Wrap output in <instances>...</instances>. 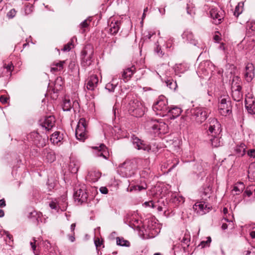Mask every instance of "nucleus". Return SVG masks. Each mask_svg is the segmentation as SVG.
<instances>
[{"mask_svg":"<svg viewBox=\"0 0 255 255\" xmlns=\"http://www.w3.org/2000/svg\"><path fill=\"white\" fill-rule=\"evenodd\" d=\"M193 209L198 214L203 215L209 212L211 209V206L204 202L200 201L196 202L194 205Z\"/></svg>","mask_w":255,"mask_h":255,"instance_id":"nucleus-16","label":"nucleus"},{"mask_svg":"<svg viewBox=\"0 0 255 255\" xmlns=\"http://www.w3.org/2000/svg\"><path fill=\"white\" fill-rule=\"evenodd\" d=\"M62 139V137L60 135V132L59 131H56L51 135L50 139L53 143L58 144Z\"/></svg>","mask_w":255,"mask_h":255,"instance_id":"nucleus-38","label":"nucleus"},{"mask_svg":"<svg viewBox=\"0 0 255 255\" xmlns=\"http://www.w3.org/2000/svg\"><path fill=\"white\" fill-rule=\"evenodd\" d=\"M4 67L7 70V71L10 73L12 72L14 68V66L11 63H9L7 65L5 64Z\"/></svg>","mask_w":255,"mask_h":255,"instance_id":"nucleus-54","label":"nucleus"},{"mask_svg":"<svg viewBox=\"0 0 255 255\" xmlns=\"http://www.w3.org/2000/svg\"><path fill=\"white\" fill-rule=\"evenodd\" d=\"M136 167L135 160H127L119 165L118 171L122 177H129L134 174Z\"/></svg>","mask_w":255,"mask_h":255,"instance_id":"nucleus-1","label":"nucleus"},{"mask_svg":"<svg viewBox=\"0 0 255 255\" xmlns=\"http://www.w3.org/2000/svg\"><path fill=\"white\" fill-rule=\"evenodd\" d=\"M92 21V18L89 17L79 25V31L81 33H85L89 30V25Z\"/></svg>","mask_w":255,"mask_h":255,"instance_id":"nucleus-26","label":"nucleus"},{"mask_svg":"<svg viewBox=\"0 0 255 255\" xmlns=\"http://www.w3.org/2000/svg\"><path fill=\"white\" fill-rule=\"evenodd\" d=\"M236 151L240 155H244L245 154V145L241 144L239 146L237 147Z\"/></svg>","mask_w":255,"mask_h":255,"instance_id":"nucleus-46","label":"nucleus"},{"mask_svg":"<svg viewBox=\"0 0 255 255\" xmlns=\"http://www.w3.org/2000/svg\"><path fill=\"white\" fill-rule=\"evenodd\" d=\"M248 154L251 157H255V149H250L249 151H248Z\"/></svg>","mask_w":255,"mask_h":255,"instance_id":"nucleus-59","label":"nucleus"},{"mask_svg":"<svg viewBox=\"0 0 255 255\" xmlns=\"http://www.w3.org/2000/svg\"><path fill=\"white\" fill-rule=\"evenodd\" d=\"M101 176V173L99 171H91L88 173L89 179L93 182L98 180Z\"/></svg>","mask_w":255,"mask_h":255,"instance_id":"nucleus-33","label":"nucleus"},{"mask_svg":"<svg viewBox=\"0 0 255 255\" xmlns=\"http://www.w3.org/2000/svg\"><path fill=\"white\" fill-rule=\"evenodd\" d=\"M181 245L184 250L188 248L190 245V234L187 230L184 233V236L181 240Z\"/></svg>","mask_w":255,"mask_h":255,"instance_id":"nucleus-28","label":"nucleus"},{"mask_svg":"<svg viewBox=\"0 0 255 255\" xmlns=\"http://www.w3.org/2000/svg\"><path fill=\"white\" fill-rule=\"evenodd\" d=\"M8 99L4 95H2L0 97V102L2 104H5L7 103Z\"/></svg>","mask_w":255,"mask_h":255,"instance_id":"nucleus-55","label":"nucleus"},{"mask_svg":"<svg viewBox=\"0 0 255 255\" xmlns=\"http://www.w3.org/2000/svg\"><path fill=\"white\" fill-rule=\"evenodd\" d=\"M117 87V84L113 83H108L106 85L105 89L109 91V92H114L115 89Z\"/></svg>","mask_w":255,"mask_h":255,"instance_id":"nucleus-47","label":"nucleus"},{"mask_svg":"<svg viewBox=\"0 0 255 255\" xmlns=\"http://www.w3.org/2000/svg\"><path fill=\"white\" fill-rule=\"evenodd\" d=\"M81 54L82 58H83V57H89L90 56H93V47L90 44L86 45L82 50Z\"/></svg>","mask_w":255,"mask_h":255,"instance_id":"nucleus-31","label":"nucleus"},{"mask_svg":"<svg viewBox=\"0 0 255 255\" xmlns=\"http://www.w3.org/2000/svg\"><path fill=\"white\" fill-rule=\"evenodd\" d=\"M245 107L249 114L255 115V98L250 93L246 96Z\"/></svg>","mask_w":255,"mask_h":255,"instance_id":"nucleus-15","label":"nucleus"},{"mask_svg":"<svg viewBox=\"0 0 255 255\" xmlns=\"http://www.w3.org/2000/svg\"><path fill=\"white\" fill-rule=\"evenodd\" d=\"M245 189V185L243 182H238L236 183L233 190V192L237 195L240 194L242 193Z\"/></svg>","mask_w":255,"mask_h":255,"instance_id":"nucleus-37","label":"nucleus"},{"mask_svg":"<svg viewBox=\"0 0 255 255\" xmlns=\"http://www.w3.org/2000/svg\"><path fill=\"white\" fill-rule=\"evenodd\" d=\"M77 41V38L75 36L73 37L70 41L66 44L65 45V51H70L74 47V42Z\"/></svg>","mask_w":255,"mask_h":255,"instance_id":"nucleus-43","label":"nucleus"},{"mask_svg":"<svg viewBox=\"0 0 255 255\" xmlns=\"http://www.w3.org/2000/svg\"><path fill=\"white\" fill-rule=\"evenodd\" d=\"M152 109L156 115L165 116L169 109L166 98L164 96H160L157 102L153 105Z\"/></svg>","mask_w":255,"mask_h":255,"instance_id":"nucleus-5","label":"nucleus"},{"mask_svg":"<svg viewBox=\"0 0 255 255\" xmlns=\"http://www.w3.org/2000/svg\"><path fill=\"white\" fill-rule=\"evenodd\" d=\"M212 69H214V67L211 62L209 61H203L198 67L197 73L200 77L204 78L213 72Z\"/></svg>","mask_w":255,"mask_h":255,"instance_id":"nucleus-11","label":"nucleus"},{"mask_svg":"<svg viewBox=\"0 0 255 255\" xmlns=\"http://www.w3.org/2000/svg\"><path fill=\"white\" fill-rule=\"evenodd\" d=\"M99 82L98 76L93 75L89 77L86 81V87L88 90L93 91L97 87Z\"/></svg>","mask_w":255,"mask_h":255,"instance_id":"nucleus-23","label":"nucleus"},{"mask_svg":"<svg viewBox=\"0 0 255 255\" xmlns=\"http://www.w3.org/2000/svg\"><path fill=\"white\" fill-rule=\"evenodd\" d=\"M95 245L97 248L101 247L102 244V242L99 238H97L94 241Z\"/></svg>","mask_w":255,"mask_h":255,"instance_id":"nucleus-57","label":"nucleus"},{"mask_svg":"<svg viewBox=\"0 0 255 255\" xmlns=\"http://www.w3.org/2000/svg\"><path fill=\"white\" fill-rule=\"evenodd\" d=\"M28 138L31 139L38 147H42L46 144L45 140L36 131L30 133L28 135Z\"/></svg>","mask_w":255,"mask_h":255,"instance_id":"nucleus-18","label":"nucleus"},{"mask_svg":"<svg viewBox=\"0 0 255 255\" xmlns=\"http://www.w3.org/2000/svg\"><path fill=\"white\" fill-rule=\"evenodd\" d=\"M218 110L219 113L223 116L232 113L231 102L229 98L221 97L219 102Z\"/></svg>","mask_w":255,"mask_h":255,"instance_id":"nucleus-8","label":"nucleus"},{"mask_svg":"<svg viewBox=\"0 0 255 255\" xmlns=\"http://www.w3.org/2000/svg\"><path fill=\"white\" fill-rule=\"evenodd\" d=\"M49 206L52 209H55L57 211H58L59 206L55 202H51L49 204Z\"/></svg>","mask_w":255,"mask_h":255,"instance_id":"nucleus-56","label":"nucleus"},{"mask_svg":"<svg viewBox=\"0 0 255 255\" xmlns=\"http://www.w3.org/2000/svg\"><path fill=\"white\" fill-rule=\"evenodd\" d=\"M126 222L129 226L134 230H141L140 227L142 225V222L135 214L131 215H128Z\"/></svg>","mask_w":255,"mask_h":255,"instance_id":"nucleus-14","label":"nucleus"},{"mask_svg":"<svg viewBox=\"0 0 255 255\" xmlns=\"http://www.w3.org/2000/svg\"><path fill=\"white\" fill-rule=\"evenodd\" d=\"M254 66L252 63H248L246 65L245 72V78L248 82L252 81L255 76Z\"/></svg>","mask_w":255,"mask_h":255,"instance_id":"nucleus-24","label":"nucleus"},{"mask_svg":"<svg viewBox=\"0 0 255 255\" xmlns=\"http://www.w3.org/2000/svg\"><path fill=\"white\" fill-rule=\"evenodd\" d=\"M211 242V239L210 237L207 238V240L206 241H202L201 242L199 246H201V248H204L206 245L210 244Z\"/></svg>","mask_w":255,"mask_h":255,"instance_id":"nucleus-52","label":"nucleus"},{"mask_svg":"<svg viewBox=\"0 0 255 255\" xmlns=\"http://www.w3.org/2000/svg\"><path fill=\"white\" fill-rule=\"evenodd\" d=\"M116 240L117 244L119 246L122 247H129L130 246L129 242L122 237H117Z\"/></svg>","mask_w":255,"mask_h":255,"instance_id":"nucleus-41","label":"nucleus"},{"mask_svg":"<svg viewBox=\"0 0 255 255\" xmlns=\"http://www.w3.org/2000/svg\"><path fill=\"white\" fill-rule=\"evenodd\" d=\"M67 237L68 240L71 242H74L75 238V233H71L70 235H68Z\"/></svg>","mask_w":255,"mask_h":255,"instance_id":"nucleus-58","label":"nucleus"},{"mask_svg":"<svg viewBox=\"0 0 255 255\" xmlns=\"http://www.w3.org/2000/svg\"><path fill=\"white\" fill-rule=\"evenodd\" d=\"M157 210L159 212L163 211L165 214L166 211H167V208L166 206L164 205L163 207H162L161 206H158L157 207Z\"/></svg>","mask_w":255,"mask_h":255,"instance_id":"nucleus-60","label":"nucleus"},{"mask_svg":"<svg viewBox=\"0 0 255 255\" xmlns=\"http://www.w3.org/2000/svg\"><path fill=\"white\" fill-rule=\"evenodd\" d=\"M135 72V68L134 66L126 68L122 72L121 78L125 82H127L130 79Z\"/></svg>","mask_w":255,"mask_h":255,"instance_id":"nucleus-22","label":"nucleus"},{"mask_svg":"<svg viewBox=\"0 0 255 255\" xmlns=\"http://www.w3.org/2000/svg\"><path fill=\"white\" fill-rule=\"evenodd\" d=\"M149 126L155 134H165L168 131V126L164 122L151 121L149 123Z\"/></svg>","mask_w":255,"mask_h":255,"instance_id":"nucleus-10","label":"nucleus"},{"mask_svg":"<svg viewBox=\"0 0 255 255\" xmlns=\"http://www.w3.org/2000/svg\"><path fill=\"white\" fill-rule=\"evenodd\" d=\"M211 138L210 139L212 145L213 147H217L220 145V141L219 137V135L211 136Z\"/></svg>","mask_w":255,"mask_h":255,"instance_id":"nucleus-44","label":"nucleus"},{"mask_svg":"<svg viewBox=\"0 0 255 255\" xmlns=\"http://www.w3.org/2000/svg\"><path fill=\"white\" fill-rule=\"evenodd\" d=\"M247 29L252 31H255V21L248 22L247 25Z\"/></svg>","mask_w":255,"mask_h":255,"instance_id":"nucleus-49","label":"nucleus"},{"mask_svg":"<svg viewBox=\"0 0 255 255\" xmlns=\"http://www.w3.org/2000/svg\"><path fill=\"white\" fill-rule=\"evenodd\" d=\"M41 126L47 131L51 130L55 124V119L53 116L46 117L39 121Z\"/></svg>","mask_w":255,"mask_h":255,"instance_id":"nucleus-17","label":"nucleus"},{"mask_svg":"<svg viewBox=\"0 0 255 255\" xmlns=\"http://www.w3.org/2000/svg\"><path fill=\"white\" fill-rule=\"evenodd\" d=\"M235 80L239 81V78L238 77H235L233 79V82L232 84V97L234 100L236 101H240L243 98V93L241 91L242 87L241 85L237 82L234 84Z\"/></svg>","mask_w":255,"mask_h":255,"instance_id":"nucleus-12","label":"nucleus"},{"mask_svg":"<svg viewBox=\"0 0 255 255\" xmlns=\"http://www.w3.org/2000/svg\"><path fill=\"white\" fill-rule=\"evenodd\" d=\"M79 168V164L76 158L73 156L70 157V163L68 166L69 170L72 173H76Z\"/></svg>","mask_w":255,"mask_h":255,"instance_id":"nucleus-27","label":"nucleus"},{"mask_svg":"<svg viewBox=\"0 0 255 255\" xmlns=\"http://www.w3.org/2000/svg\"><path fill=\"white\" fill-rule=\"evenodd\" d=\"M187 114H190L192 120L198 124L204 122L208 117V110L204 107L193 108L187 111Z\"/></svg>","mask_w":255,"mask_h":255,"instance_id":"nucleus-4","label":"nucleus"},{"mask_svg":"<svg viewBox=\"0 0 255 255\" xmlns=\"http://www.w3.org/2000/svg\"><path fill=\"white\" fill-rule=\"evenodd\" d=\"M35 242H36V240L35 239H33V242H30V245L31 246V248L32 249V250L34 251L36 249V245H35Z\"/></svg>","mask_w":255,"mask_h":255,"instance_id":"nucleus-63","label":"nucleus"},{"mask_svg":"<svg viewBox=\"0 0 255 255\" xmlns=\"http://www.w3.org/2000/svg\"><path fill=\"white\" fill-rule=\"evenodd\" d=\"M45 160L48 162H52L55 160V156L52 151L46 150L44 152Z\"/></svg>","mask_w":255,"mask_h":255,"instance_id":"nucleus-36","label":"nucleus"},{"mask_svg":"<svg viewBox=\"0 0 255 255\" xmlns=\"http://www.w3.org/2000/svg\"><path fill=\"white\" fill-rule=\"evenodd\" d=\"M93 149L96 150V153L97 156L102 157L105 159H108L109 153L105 145L101 144L99 146H94Z\"/></svg>","mask_w":255,"mask_h":255,"instance_id":"nucleus-21","label":"nucleus"},{"mask_svg":"<svg viewBox=\"0 0 255 255\" xmlns=\"http://www.w3.org/2000/svg\"><path fill=\"white\" fill-rule=\"evenodd\" d=\"M181 110L178 107H174L168 110V113L165 116L171 120H174L179 117L181 113Z\"/></svg>","mask_w":255,"mask_h":255,"instance_id":"nucleus-25","label":"nucleus"},{"mask_svg":"<svg viewBox=\"0 0 255 255\" xmlns=\"http://www.w3.org/2000/svg\"><path fill=\"white\" fill-rule=\"evenodd\" d=\"M121 26V22L119 20L112 21L109 25V31L111 34H116L119 31Z\"/></svg>","mask_w":255,"mask_h":255,"instance_id":"nucleus-29","label":"nucleus"},{"mask_svg":"<svg viewBox=\"0 0 255 255\" xmlns=\"http://www.w3.org/2000/svg\"><path fill=\"white\" fill-rule=\"evenodd\" d=\"M143 230L142 238L143 239H151L156 236L160 232V229L156 223L152 221L148 220L142 225Z\"/></svg>","mask_w":255,"mask_h":255,"instance_id":"nucleus-2","label":"nucleus"},{"mask_svg":"<svg viewBox=\"0 0 255 255\" xmlns=\"http://www.w3.org/2000/svg\"><path fill=\"white\" fill-rule=\"evenodd\" d=\"M64 88V82L61 77H57L55 81L54 90L56 92L63 90Z\"/></svg>","mask_w":255,"mask_h":255,"instance_id":"nucleus-32","label":"nucleus"},{"mask_svg":"<svg viewBox=\"0 0 255 255\" xmlns=\"http://www.w3.org/2000/svg\"><path fill=\"white\" fill-rule=\"evenodd\" d=\"M144 204L146 207H149L152 208H155L157 206V205L154 204L152 201L145 202Z\"/></svg>","mask_w":255,"mask_h":255,"instance_id":"nucleus-53","label":"nucleus"},{"mask_svg":"<svg viewBox=\"0 0 255 255\" xmlns=\"http://www.w3.org/2000/svg\"><path fill=\"white\" fill-rule=\"evenodd\" d=\"M86 122L85 119L81 118L77 124L75 130V136L80 141H84L87 137V131L86 130Z\"/></svg>","mask_w":255,"mask_h":255,"instance_id":"nucleus-7","label":"nucleus"},{"mask_svg":"<svg viewBox=\"0 0 255 255\" xmlns=\"http://www.w3.org/2000/svg\"><path fill=\"white\" fill-rule=\"evenodd\" d=\"M6 206L5 201L4 199L0 200V207L3 208Z\"/></svg>","mask_w":255,"mask_h":255,"instance_id":"nucleus-64","label":"nucleus"},{"mask_svg":"<svg viewBox=\"0 0 255 255\" xmlns=\"http://www.w3.org/2000/svg\"><path fill=\"white\" fill-rule=\"evenodd\" d=\"M74 57V55L73 56L72 60L70 61L69 64L68 65V68L70 69L71 71H73L76 67L75 60Z\"/></svg>","mask_w":255,"mask_h":255,"instance_id":"nucleus-51","label":"nucleus"},{"mask_svg":"<svg viewBox=\"0 0 255 255\" xmlns=\"http://www.w3.org/2000/svg\"><path fill=\"white\" fill-rule=\"evenodd\" d=\"M162 39L160 40H158L155 44V47H154V51L155 53L158 56L160 57H162L165 53L161 49V46L160 44L161 43Z\"/></svg>","mask_w":255,"mask_h":255,"instance_id":"nucleus-34","label":"nucleus"},{"mask_svg":"<svg viewBox=\"0 0 255 255\" xmlns=\"http://www.w3.org/2000/svg\"><path fill=\"white\" fill-rule=\"evenodd\" d=\"M82 63L84 66H90L93 62V56L83 57V58H82Z\"/></svg>","mask_w":255,"mask_h":255,"instance_id":"nucleus-45","label":"nucleus"},{"mask_svg":"<svg viewBox=\"0 0 255 255\" xmlns=\"http://www.w3.org/2000/svg\"><path fill=\"white\" fill-rule=\"evenodd\" d=\"M132 143L134 147L138 150H143L149 152L151 150L150 146L146 144L144 141L141 140L137 137L133 136L132 137Z\"/></svg>","mask_w":255,"mask_h":255,"instance_id":"nucleus-19","label":"nucleus"},{"mask_svg":"<svg viewBox=\"0 0 255 255\" xmlns=\"http://www.w3.org/2000/svg\"><path fill=\"white\" fill-rule=\"evenodd\" d=\"M63 62V61H60L59 63H54L51 67V72L54 73L62 69Z\"/></svg>","mask_w":255,"mask_h":255,"instance_id":"nucleus-42","label":"nucleus"},{"mask_svg":"<svg viewBox=\"0 0 255 255\" xmlns=\"http://www.w3.org/2000/svg\"><path fill=\"white\" fill-rule=\"evenodd\" d=\"M170 201L175 204V206L184 202V198L177 193H173L171 196Z\"/></svg>","mask_w":255,"mask_h":255,"instance_id":"nucleus-30","label":"nucleus"},{"mask_svg":"<svg viewBox=\"0 0 255 255\" xmlns=\"http://www.w3.org/2000/svg\"><path fill=\"white\" fill-rule=\"evenodd\" d=\"M187 12L189 14H190L192 16L195 14L194 9H193V8H192L191 9H190L188 4H187Z\"/></svg>","mask_w":255,"mask_h":255,"instance_id":"nucleus-61","label":"nucleus"},{"mask_svg":"<svg viewBox=\"0 0 255 255\" xmlns=\"http://www.w3.org/2000/svg\"><path fill=\"white\" fill-rule=\"evenodd\" d=\"M88 197L85 184H79L75 188L74 197L75 200L81 203L86 202Z\"/></svg>","mask_w":255,"mask_h":255,"instance_id":"nucleus-9","label":"nucleus"},{"mask_svg":"<svg viewBox=\"0 0 255 255\" xmlns=\"http://www.w3.org/2000/svg\"><path fill=\"white\" fill-rule=\"evenodd\" d=\"M206 129L208 135L211 136L219 135L222 131L220 124L215 118L209 119V123L206 124Z\"/></svg>","mask_w":255,"mask_h":255,"instance_id":"nucleus-6","label":"nucleus"},{"mask_svg":"<svg viewBox=\"0 0 255 255\" xmlns=\"http://www.w3.org/2000/svg\"><path fill=\"white\" fill-rule=\"evenodd\" d=\"M210 14L213 23L218 24L222 22L224 17V12L222 9L212 7L210 10Z\"/></svg>","mask_w":255,"mask_h":255,"instance_id":"nucleus-13","label":"nucleus"},{"mask_svg":"<svg viewBox=\"0 0 255 255\" xmlns=\"http://www.w3.org/2000/svg\"><path fill=\"white\" fill-rule=\"evenodd\" d=\"M182 37L185 42L189 43L194 46H196L198 44L197 40H196L192 31L187 29L185 30L182 34Z\"/></svg>","mask_w":255,"mask_h":255,"instance_id":"nucleus-20","label":"nucleus"},{"mask_svg":"<svg viewBox=\"0 0 255 255\" xmlns=\"http://www.w3.org/2000/svg\"><path fill=\"white\" fill-rule=\"evenodd\" d=\"M100 191L102 194H106L108 192V190L106 187H101L100 188Z\"/></svg>","mask_w":255,"mask_h":255,"instance_id":"nucleus-62","label":"nucleus"},{"mask_svg":"<svg viewBox=\"0 0 255 255\" xmlns=\"http://www.w3.org/2000/svg\"><path fill=\"white\" fill-rule=\"evenodd\" d=\"M147 188V185L145 183H142L141 185H136L134 186H129L127 188V191L132 192L135 191H140L142 190H145Z\"/></svg>","mask_w":255,"mask_h":255,"instance_id":"nucleus-35","label":"nucleus"},{"mask_svg":"<svg viewBox=\"0 0 255 255\" xmlns=\"http://www.w3.org/2000/svg\"><path fill=\"white\" fill-rule=\"evenodd\" d=\"M130 115L135 117H140L144 115L145 108L138 99L132 98L128 102L127 106Z\"/></svg>","mask_w":255,"mask_h":255,"instance_id":"nucleus-3","label":"nucleus"},{"mask_svg":"<svg viewBox=\"0 0 255 255\" xmlns=\"http://www.w3.org/2000/svg\"><path fill=\"white\" fill-rule=\"evenodd\" d=\"M16 12V10L14 8H12L7 13V16L8 18H12L15 16Z\"/></svg>","mask_w":255,"mask_h":255,"instance_id":"nucleus-50","label":"nucleus"},{"mask_svg":"<svg viewBox=\"0 0 255 255\" xmlns=\"http://www.w3.org/2000/svg\"><path fill=\"white\" fill-rule=\"evenodd\" d=\"M65 111H69L71 109L72 106L70 100L69 99H67L66 96H65Z\"/></svg>","mask_w":255,"mask_h":255,"instance_id":"nucleus-48","label":"nucleus"},{"mask_svg":"<svg viewBox=\"0 0 255 255\" xmlns=\"http://www.w3.org/2000/svg\"><path fill=\"white\" fill-rule=\"evenodd\" d=\"M165 83L167 87H169L172 90H175L177 87L176 82L172 79L168 78L165 80Z\"/></svg>","mask_w":255,"mask_h":255,"instance_id":"nucleus-40","label":"nucleus"},{"mask_svg":"<svg viewBox=\"0 0 255 255\" xmlns=\"http://www.w3.org/2000/svg\"><path fill=\"white\" fill-rule=\"evenodd\" d=\"M244 4L243 2H240L236 6L234 12V14L236 17H238L239 15L243 12L244 9Z\"/></svg>","mask_w":255,"mask_h":255,"instance_id":"nucleus-39","label":"nucleus"}]
</instances>
